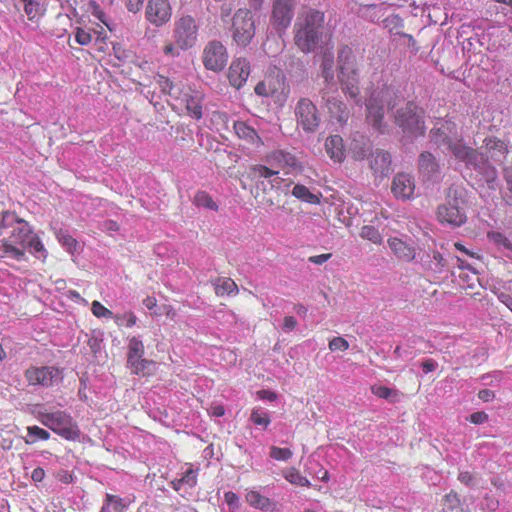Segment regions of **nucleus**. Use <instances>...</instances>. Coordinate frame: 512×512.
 I'll return each instance as SVG.
<instances>
[{
    "label": "nucleus",
    "mask_w": 512,
    "mask_h": 512,
    "mask_svg": "<svg viewBox=\"0 0 512 512\" xmlns=\"http://www.w3.org/2000/svg\"><path fill=\"white\" fill-rule=\"evenodd\" d=\"M94 37L96 44H99L98 51L103 52L105 50L104 44L107 39V34L103 27L93 31V33L82 27H77L75 30V41L82 46L89 45Z\"/></svg>",
    "instance_id": "4be33fe9"
},
{
    "label": "nucleus",
    "mask_w": 512,
    "mask_h": 512,
    "mask_svg": "<svg viewBox=\"0 0 512 512\" xmlns=\"http://www.w3.org/2000/svg\"><path fill=\"white\" fill-rule=\"evenodd\" d=\"M91 312L97 318H113L115 315L111 310L106 308L100 301L94 300L91 303Z\"/></svg>",
    "instance_id": "c03bdc74"
},
{
    "label": "nucleus",
    "mask_w": 512,
    "mask_h": 512,
    "mask_svg": "<svg viewBox=\"0 0 512 512\" xmlns=\"http://www.w3.org/2000/svg\"><path fill=\"white\" fill-rule=\"evenodd\" d=\"M295 114L298 125L307 132L317 130L320 125L318 108L310 99H300L297 103Z\"/></svg>",
    "instance_id": "2eb2a0df"
},
{
    "label": "nucleus",
    "mask_w": 512,
    "mask_h": 512,
    "mask_svg": "<svg viewBox=\"0 0 512 512\" xmlns=\"http://www.w3.org/2000/svg\"><path fill=\"white\" fill-rule=\"evenodd\" d=\"M129 504L130 501L117 495L106 494L100 512H125Z\"/></svg>",
    "instance_id": "7c9ffc66"
},
{
    "label": "nucleus",
    "mask_w": 512,
    "mask_h": 512,
    "mask_svg": "<svg viewBox=\"0 0 512 512\" xmlns=\"http://www.w3.org/2000/svg\"><path fill=\"white\" fill-rule=\"evenodd\" d=\"M266 161L271 167L257 164L250 168V177L252 180L258 182V185H265L264 181L259 182L260 179L268 180L271 189H278L280 184L284 181L279 176L280 170L285 174H292L301 170V163L298 159L285 150H275L266 156Z\"/></svg>",
    "instance_id": "20e7f679"
},
{
    "label": "nucleus",
    "mask_w": 512,
    "mask_h": 512,
    "mask_svg": "<svg viewBox=\"0 0 512 512\" xmlns=\"http://www.w3.org/2000/svg\"><path fill=\"white\" fill-rule=\"evenodd\" d=\"M245 498L247 503L256 509L269 510L272 506V502L268 497L255 490L247 492Z\"/></svg>",
    "instance_id": "72a5a7b5"
},
{
    "label": "nucleus",
    "mask_w": 512,
    "mask_h": 512,
    "mask_svg": "<svg viewBox=\"0 0 512 512\" xmlns=\"http://www.w3.org/2000/svg\"><path fill=\"white\" fill-rule=\"evenodd\" d=\"M250 420L253 424L261 426L264 429H266L271 423L269 412L260 406L252 409Z\"/></svg>",
    "instance_id": "58836bf2"
},
{
    "label": "nucleus",
    "mask_w": 512,
    "mask_h": 512,
    "mask_svg": "<svg viewBox=\"0 0 512 512\" xmlns=\"http://www.w3.org/2000/svg\"><path fill=\"white\" fill-rule=\"evenodd\" d=\"M250 75V63L245 58L232 61L228 70V80L236 89L242 88Z\"/></svg>",
    "instance_id": "412c9836"
},
{
    "label": "nucleus",
    "mask_w": 512,
    "mask_h": 512,
    "mask_svg": "<svg viewBox=\"0 0 512 512\" xmlns=\"http://www.w3.org/2000/svg\"><path fill=\"white\" fill-rule=\"evenodd\" d=\"M172 16V7L168 0H148L145 17L146 20L156 27L168 23Z\"/></svg>",
    "instance_id": "a211bd4d"
},
{
    "label": "nucleus",
    "mask_w": 512,
    "mask_h": 512,
    "mask_svg": "<svg viewBox=\"0 0 512 512\" xmlns=\"http://www.w3.org/2000/svg\"><path fill=\"white\" fill-rule=\"evenodd\" d=\"M294 7L295 0H274L270 21L277 31H284L290 26Z\"/></svg>",
    "instance_id": "f3484780"
},
{
    "label": "nucleus",
    "mask_w": 512,
    "mask_h": 512,
    "mask_svg": "<svg viewBox=\"0 0 512 512\" xmlns=\"http://www.w3.org/2000/svg\"><path fill=\"white\" fill-rule=\"evenodd\" d=\"M156 82L161 88V91L164 94H168L171 97V101L173 102V95L177 94V89L180 88L176 87L169 78L163 75H158L156 77Z\"/></svg>",
    "instance_id": "79ce46f5"
},
{
    "label": "nucleus",
    "mask_w": 512,
    "mask_h": 512,
    "mask_svg": "<svg viewBox=\"0 0 512 512\" xmlns=\"http://www.w3.org/2000/svg\"><path fill=\"white\" fill-rule=\"evenodd\" d=\"M26 249L45 260L48 255L39 235L34 232L31 225L22 220L15 228L0 237V258H10L23 261L26 258Z\"/></svg>",
    "instance_id": "f03ea898"
},
{
    "label": "nucleus",
    "mask_w": 512,
    "mask_h": 512,
    "mask_svg": "<svg viewBox=\"0 0 512 512\" xmlns=\"http://www.w3.org/2000/svg\"><path fill=\"white\" fill-rule=\"evenodd\" d=\"M456 126L448 120H438L431 130V139L436 145L441 142L447 144L448 149L456 159L464 162L474 169H486V181L490 188H495L496 171L486 165V160L481 153L463 144L461 139H452Z\"/></svg>",
    "instance_id": "f257e3e1"
},
{
    "label": "nucleus",
    "mask_w": 512,
    "mask_h": 512,
    "mask_svg": "<svg viewBox=\"0 0 512 512\" xmlns=\"http://www.w3.org/2000/svg\"><path fill=\"white\" fill-rule=\"evenodd\" d=\"M217 296H235L239 293L236 282L229 277H218L212 282Z\"/></svg>",
    "instance_id": "bb28decb"
},
{
    "label": "nucleus",
    "mask_w": 512,
    "mask_h": 512,
    "mask_svg": "<svg viewBox=\"0 0 512 512\" xmlns=\"http://www.w3.org/2000/svg\"><path fill=\"white\" fill-rule=\"evenodd\" d=\"M469 420L473 424H483L488 420V415L485 412H474L470 415Z\"/></svg>",
    "instance_id": "bf43d9fd"
},
{
    "label": "nucleus",
    "mask_w": 512,
    "mask_h": 512,
    "mask_svg": "<svg viewBox=\"0 0 512 512\" xmlns=\"http://www.w3.org/2000/svg\"><path fill=\"white\" fill-rule=\"evenodd\" d=\"M193 203L198 207L217 211L218 205L206 191H198L194 196Z\"/></svg>",
    "instance_id": "ea45409f"
},
{
    "label": "nucleus",
    "mask_w": 512,
    "mask_h": 512,
    "mask_svg": "<svg viewBox=\"0 0 512 512\" xmlns=\"http://www.w3.org/2000/svg\"><path fill=\"white\" fill-rule=\"evenodd\" d=\"M338 60L340 69L339 80L341 82L342 89L351 98H356L359 93V89L352 50L348 47L342 48L339 52Z\"/></svg>",
    "instance_id": "6e6552de"
},
{
    "label": "nucleus",
    "mask_w": 512,
    "mask_h": 512,
    "mask_svg": "<svg viewBox=\"0 0 512 512\" xmlns=\"http://www.w3.org/2000/svg\"><path fill=\"white\" fill-rule=\"evenodd\" d=\"M416 184L413 175L405 172L397 173L391 184V192L395 198L407 201L415 198Z\"/></svg>",
    "instance_id": "6ab92c4d"
},
{
    "label": "nucleus",
    "mask_w": 512,
    "mask_h": 512,
    "mask_svg": "<svg viewBox=\"0 0 512 512\" xmlns=\"http://www.w3.org/2000/svg\"><path fill=\"white\" fill-rule=\"evenodd\" d=\"M203 99L202 92L190 87H183L182 89H177V94L173 95L171 105L174 108L185 109L190 117L200 120L203 116Z\"/></svg>",
    "instance_id": "ddd939ff"
},
{
    "label": "nucleus",
    "mask_w": 512,
    "mask_h": 512,
    "mask_svg": "<svg viewBox=\"0 0 512 512\" xmlns=\"http://www.w3.org/2000/svg\"><path fill=\"white\" fill-rule=\"evenodd\" d=\"M23 219L16 212L2 211L0 212V237L8 233L19 224Z\"/></svg>",
    "instance_id": "2f4dec72"
},
{
    "label": "nucleus",
    "mask_w": 512,
    "mask_h": 512,
    "mask_svg": "<svg viewBox=\"0 0 512 512\" xmlns=\"http://www.w3.org/2000/svg\"><path fill=\"white\" fill-rule=\"evenodd\" d=\"M370 168L375 176L386 177L391 172L390 154L382 150H376L371 155Z\"/></svg>",
    "instance_id": "5701e85b"
},
{
    "label": "nucleus",
    "mask_w": 512,
    "mask_h": 512,
    "mask_svg": "<svg viewBox=\"0 0 512 512\" xmlns=\"http://www.w3.org/2000/svg\"><path fill=\"white\" fill-rule=\"evenodd\" d=\"M480 380L485 386H497L502 380V372L498 370L492 371L482 375Z\"/></svg>",
    "instance_id": "a18cd8bd"
},
{
    "label": "nucleus",
    "mask_w": 512,
    "mask_h": 512,
    "mask_svg": "<svg viewBox=\"0 0 512 512\" xmlns=\"http://www.w3.org/2000/svg\"><path fill=\"white\" fill-rule=\"evenodd\" d=\"M291 193L295 198L306 203L317 204L320 201L316 194L312 193L305 185L302 184H296Z\"/></svg>",
    "instance_id": "c9c22d12"
},
{
    "label": "nucleus",
    "mask_w": 512,
    "mask_h": 512,
    "mask_svg": "<svg viewBox=\"0 0 512 512\" xmlns=\"http://www.w3.org/2000/svg\"><path fill=\"white\" fill-rule=\"evenodd\" d=\"M388 245L393 254L400 260L410 262L416 256L415 247L401 238L391 237L388 239Z\"/></svg>",
    "instance_id": "b1692460"
},
{
    "label": "nucleus",
    "mask_w": 512,
    "mask_h": 512,
    "mask_svg": "<svg viewBox=\"0 0 512 512\" xmlns=\"http://www.w3.org/2000/svg\"><path fill=\"white\" fill-rule=\"evenodd\" d=\"M199 26L191 15H181L173 24V40L181 50L194 47L198 40Z\"/></svg>",
    "instance_id": "9b49d317"
},
{
    "label": "nucleus",
    "mask_w": 512,
    "mask_h": 512,
    "mask_svg": "<svg viewBox=\"0 0 512 512\" xmlns=\"http://www.w3.org/2000/svg\"><path fill=\"white\" fill-rule=\"evenodd\" d=\"M372 393L379 398L387 399L392 394V391L386 386L379 385L372 387Z\"/></svg>",
    "instance_id": "4d7b16f0"
},
{
    "label": "nucleus",
    "mask_w": 512,
    "mask_h": 512,
    "mask_svg": "<svg viewBox=\"0 0 512 512\" xmlns=\"http://www.w3.org/2000/svg\"><path fill=\"white\" fill-rule=\"evenodd\" d=\"M56 238L59 241V243L63 247H65L69 253H74L76 251L78 242L67 231L59 230L56 233Z\"/></svg>",
    "instance_id": "a19ab883"
},
{
    "label": "nucleus",
    "mask_w": 512,
    "mask_h": 512,
    "mask_svg": "<svg viewBox=\"0 0 512 512\" xmlns=\"http://www.w3.org/2000/svg\"><path fill=\"white\" fill-rule=\"evenodd\" d=\"M437 218L441 223L451 226H461L465 223L464 199L456 190L454 192L450 190L446 203L438 207Z\"/></svg>",
    "instance_id": "f8f14e48"
},
{
    "label": "nucleus",
    "mask_w": 512,
    "mask_h": 512,
    "mask_svg": "<svg viewBox=\"0 0 512 512\" xmlns=\"http://www.w3.org/2000/svg\"><path fill=\"white\" fill-rule=\"evenodd\" d=\"M27 432L30 436H36L40 440L46 441L50 438V433L47 430L40 428L38 426H29L27 428Z\"/></svg>",
    "instance_id": "864d4df0"
},
{
    "label": "nucleus",
    "mask_w": 512,
    "mask_h": 512,
    "mask_svg": "<svg viewBox=\"0 0 512 512\" xmlns=\"http://www.w3.org/2000/svg\"><path fill=\"white\" fill-rule=\"evenodd\" d=\"M428 260H423V262L427 265L428 269L435 273H442L446 267V260L442 256V254L438 251L433 250L426 255Z\"/></svg>",
    "instance_id": "f704fd0d"
},
{
    "label": "nucleus",
    "mask_w": 512,
    "mask_h": 512,
    "mask_svg": "<svg viewBox=\"0 0 512 512\" xmlns=\"http://www.w3.org/2000/svg\"><path fill=\"white\" fill-rule=\"evenodd\" d=\"M320 14L317 10L303 8L295 23V44L303 52L313 51L319 41Z\"/></svg>",
    "instance_id": "39448f33"
},
{
    "label": "nucleus",
    "mask_w": 512,
    "mask_h": 512,
    "mask_svg": "<svg viewBox=\"0 0 512 512\" xmlns=\"http://www.w3.org/2000/svg\"><path fill=\"white\" fill-rule=\"evenodd\" d=\"M37 419L66 440H76L80 436V430L77 423L71 415L65 411L57 410L53 412L38 411Z\"/></svg>",
    "instance_id": "423d86ee"
},
{
    "label": "nucleus",
    "mask_w": 512,
    "mask_h": 512,
    "mask_svg": "<svg viewBox=\"0 0 512 512\" xmlns=\"http://www.w3.org/2000/svg\"><path fill=\"white\" fill-rule=\"evenodd\" d=\"M198 471L199 469H193L191 467L188 468L181 478L175 479L171 482L172 488L176 491H180L184 485H187L190 488L195 487L197 485Z\"/></svg>",
    "instance_id": "473e14b6"
},
{
    "label": "nucleus",
    "mask_w": 512,
    "mask_h": 512,
    "mask_svg": "<svg viewBox=\"0 0 512 512\" xmlns=\"http://www.w3.org/2000/svg\"><path fill=\"white\" fill-rule=\"evenodd\" d=\"M328 110L333 118H335L340 124H343L348 119V112L346 110V106L336 100H328Z\"/></svg>",
    "instance_id": "e433bc0d"
},
{
    "label": "nucleus",
    "mask_w": 512,
    "mask_h": 512,
    "mask_svg": "<svg viewBox=\"0 0 512 512\" xmlns=\"http://www.w3.org/2000/svg\"><path fill=\"white\" fill-rule=\"evenodd\" d=\"M234 130L240 139H243L252 145L260 146L263 144V141L257 134L256 130L247 125L245 122H235Z\"/></svg>",
    "instance_id": "c85d7f7f"
},
{
    "label": "nucleus",
    "mask_w": 512,
    "mask_h": 512,
    "mask_svg": "<svg viewBox=\"0 0 512 512\" xmlns=\"http://www.w3.org/2000/svg\"><path fill=\"white\" fill-rule=\"evenodd\" d=\"M114 320L117 325H122L123 321H125V326L131 328L136 324L137 317L132 311H128L124 314L115 315Z\"/></svg>",
    "instance_id": "49530a36"
},
{
    "label": "nucleus",
    "mask_w": 512,
    "mask_h": 512,
    "mask_svg": "<svg viewBox=\"0 0 512 512\" xmlns=\"http://www.w3.org/2000/svg\"><path fill=\"white\" fill-rule=\"evenodd\" d=\"M227 51L219 41L209 42L203 50V65L207 70L220 72L227 64Z\"/></svg>",
    "instance_id": "dca6fc26"
},
{
    "label": "nucleus",
    "mask_w": 512,
    "mask_h": 512,
    "mask_svg": "<svg viewBox=\"0 0 512 512\" xmlns=\"http://www.w3.org/2000/svg\"><path fill=\"white\" fill-rule=\"evenodd\" d=\"M29 21L36 22L44 14V9L36 0H20Z\"/></svg>",
    "instance_id": "4c0bfd02"
},
{
    "label": "nucleus",
    "mask_w": 512,
    "mask_h": 512,
    "mask_svg": "<svg viewBox=\"0 0 512 512\" xmlns=\"http://www.w3.org/2000/svg\"><path fill=\"white\" fill-rule=\"evenodd\" d=\"M325 148L328 156L337 163L344 159L345 151L343 140L340 136L334 135L326 140Z\"/></svg>",
    "instance_id": "c756f323"
},
{
    "label": "nucleus",
    "mask_w": 512,
    "mask_h": 512,
    "mask_svg": "<svg viewBox=\"0 0 512 512\" xmlns=\"http://www.w3.org/2000/svg\"><path fill=\"white\" fill-rule=\"evenodd\" d=\"M421 366L423 372L427 374L434 371L437 368L438 364L433 359H426L425 361L422 362Z\"/></svg>",
    "instance_id": "338daca9"
},
{
    "label": "nucleus",
    "mask_w": 512,
    "mask_h": 512,
    "mask_svg": "<svg viewBox=\"0 0 512 512\" xmlns=\"http://www.w3.org/2000/svg\"><path fill=\"white\" fill-rule=\"evenodd\" d=\"M56 478L58 481L64 484H70L73 482V475L68 470H60L56 474Z\"/></svg>",
    "instance_id": "052dcab7"
},
{
    "label": "nucleus",
    "mask_w": 512,
    "mask_h": 512,
    "mask_svg": "<svg viewBox=\"0 0 512 512\" xmlns=\"http://www.w3.org/2000/svg\"><path fill=\"white\" fill-rule=\"evenodd\" d=\"M297 326V321L293 316H285L283 320V329L285 331H292Z\"/></svg>",
    "instance_id": "774afa93"
},
{
    "label": "nucleus",
    "mask_w": 512,
    "mask_h": 512,
    "mask_svg": "<svg viewBox=\"0 0 512 512\" xmlns=\"http://www.w3.org/2000/svg\"><path fill=\"white\" fill-rule=\"evenodd\" d=\"M24 377L31 386H41L49 388L59 383L63 379L62 370L56 366H29Z\"/></svg>",
    "instance_id": "4468645a"
},
{
    "label": "nucleus",
    "mask_w": 512,
    "mask_h": 512,
    "mask_svg": "<svg viewBox=\"0 0 512 512\" xmlns=\"http://www.w3.org/2000/svg\"><path fill=\"white\" fill-rule=\"evenodd\" d=\"M26 249L45 260L48 255L39 235L34 232L31 225L22 220L15 228L0 237V258H10L23 261L26 258Z\"/></svg>",
    "instance_id": "7ed1b4c3"
},
{
    "label": "nucleus",
    "mask_w": 512,
    "mask_h": 512,
    "mask_svg": "<svg viewBox=\"0 0 512 512\" xmlns=\"http://www.w3.org/2000/svg\"><path fill=\"white\" fill-rule=\"evenodd\" d=\"M143 2L144 0H125V6L128 11L136 13L142 8Z\"/></svg>",
    "instance_id": "680f3d73"
},
{
    "label": "nucleus",
    "mask_w": 512,
    "mask_h": 512,
    "mask_svg": "<svg viewBox=\"0 0 512 512\" xmlns=\"http://www.w3.org/2000/svg\"><path fill=\"white\" fill-rule=\"evenodd\" d=\"M478 398L484 402H489L495 398V393L489 389H482L478 392Z\"/></svg>",
    "instance_id": "69168bd1"
},
{
    "label": "nucleus",
    "mask_w": 512,
    "mask_h": 512,
    "mask_svg": "<svg viewBox=\"0 0 512 512\" xmlns=\"http://www.w3.org/2000/svg\"><path fill=\"white\" fill-rule=\"evenodd\" d=\"M497 298L512 312V295L505 292H500L497 294Z\"/></svg>",
    "instance_id": "0e129e2a"
},
{
    "label": "nucleus",
    "mask_w": 512,
    "mask_h": 512,
    "mask_svg": "<svg viewBox=\"0 0 512 512\" xmlns=\"http://www.w3.org/2000/svg\"><path fill=\"white\" fill-rule=\"evenodd\" d=\"M180 48L177 46V44L174 42H167L164 46H163V53L166 55V56H170V57H178L180 55Z\"/></svg>",
    "instance_id": "6e6d98bb"
},
{
    "label": "nucleus",
    "mask_w": 512,
    "mask_h": 512,
    "mask_svg": "<svg viewBox=\"0 0 512 512\" xmlns=\"http://www.w3.org/2000/svg\"><path fill=\"white\" fill-rule=\"evenodd\" d=\"M322 78H325V80H328L330 77V74L328 70L332 67L333 63V56L330 53H322Z\"/></svg>",
    "instance_id": "3c124183"
},
{
    "label": "nucleus",
    "mask_w": 512,
    "mask_h": 512,
    "mask_svg": "<svg viewBox=\"0 0 512 512\" xmlns=\"http://www.w3.org/2000/svg\"><path fill=\"white\" fill-rule=\"evenodd\" d=\"M419 173L426 180L436 179L439 175V164L429 152H423L419 156Z\"/></svg>",
    "instance_id": "393cba45"
},
{
    "label": "nucleus",
    "mask_w": 512,
    "mask_h": 512,
    "mask_svg": "<svg viewBox=\"0 0 512 512\" xmlns=\"http://www.w3.org/2000/svg\"><path fill=\"white\" fill-rule=\"evenodd\" d=\"M458 480L469 487H474L478 483L476 475L469 471H460Z\"/></svg>",
    "instance_id": "8fccbe9b"
},
{
    "label": "nucleus",
    "mask_w": 512,
    "mask_h": 512,
    "mask_svg": "<svg viewBox=\"0 0 512 512\" xmlns=\"http://www.w3.org/2000/svg\"><path fill=\"white\" fill-rule=\"evenodd\" d=\"M395 121L409 137L422 136L425 132L423 111L413 103H407L404 108L399 109Z\"/></svg>",
    "instance_id": "1a4fd4ad"
},
{
    "label": "nucleus",
    "mask_w": 512,
    "mask_h": 512,
    "mask_svg": "<svg viewBox=\"0 0 512 512\" xmlns=\"http://www.w3.org/2000/svg\"><path fill=\"white\" fill-rule=\"evenodd\" d=\"M145 346L142 340L133 336L128 339L127 368L132 374L148 377L154 373L155 361L144 358Z\"/></svg>",
    "instance_id": "0eeeda50"
},
{
    "label": "nucleus",
    "mask_w": 512,
    "mask_h": 512,
    "mask_svg": "<svg viewBox=\"0 0 512 512\" xmlns=\"http://www.w3.org/2000/svg\"><path fill=\"white\" fill-rule=\"evenodd\" d=\"M388 92H378L374 93L367 102V121L370 125H372L375 129L380 132H383V123L382 119L384 116V106L382 103L385 95Z\"/></svg>",
    "instance_id": "aec40b11"
},
{
    "label": "nucleus",
    "mask_w": 512,
    "mask_h": 512,
    "mask_svg": "<svg viewBox=\"0 0 512 512\" xmlns=\"http://www.w3.org/2000/svg\"><path fill=\"white\" fill-rule=\"evenodd\" d=\"M161 312H152L154 316L165 315L167 318L174 320L177 316L176 309L170 304H164L160 307Z\"/></svg>",
    "instance_id": "5fc2aeb1"
},
{
    "label": "nucleus",
    "mask_w": 512,
    "mask_h": 512,
    "mask_svg": "<svg viewBox=\"0 0 512 512\" xmlns=\"http://www.w3.org/2000/svg\"><path fill=\"white\" fill-rule=\"evenodd\" d=\"M413 348H414V346L412 344L407 343L403 346H397L394 350V353L398 358H402V359L413 358L415 355L413 353Z\"/></svg>",
    "instance_id": "09e8293b"
},
{
    "label": "nucleus",
    "mask_w": 512,
    "mask_h": 512,
    "mask_svg": "<svg viewBox=\"0 0 512 512\" xmlns=\"http://www.w3.org/2000/svg\"><path fill=\"white\" fill-rule=\"evenodd\" d=\"M487 238L490 244L506 255L512 254V239L505 233L497 230L489 231Z\"/></svg>",
    "instance_id": "cd10ccee"
},
{
    "label": "nucleus",
    "mask_w": 512,
    "mask_h": 512,
    "mask_svg": "<svg viewBox=\"0 0 512 512\" xmlns=\"http://www.w3.org/2000/svg\"><path fill=\"white\" fill-rule=\"evenodd\" d=\"M255 22L253 15L249 9H238L232 18L231 33L233 41L241 47H246L250 44L255 36Z\"/></svg>",
    "instance_id": "9d476101"
},
{
    "label": "nucleus",
    "mask_w": 512,
    "mask_h": 512,
    "mask_svg": "<svg viewBox=\"0 0 512 512\" xmlns=\"http://www.w3.org/2000/svg\"><path fill=\"white\" fill-rule=\"evenodd\" d=\"M271 458L278 461H286L292 457V451L289 448H279L272 446L270 450Z\"/></svg>",
    "instance_id": "de8ad7c7"
},
{
    "label": "nucleus",
    "mask_w": 512,
    "mask_h": 512,
    "mask_svg": "<svg viewBox=\"0 0 512 512\" xmlns=\"http://www.w3.org/2000/svg\"><path fill=\"white\" fill-rule=\"evenodd\" d=\"M360 236L363 239L369 240L374 244H380L382 242V235L377 228L371 225H365L362 227Z\"/></svg>",
    "instance_id": "37998d69"
},
{
    "label": "nucleus",
    "mask_w": 512,
    "mask_h": 512,
    "mask_svg": "<svg viewBox=\"0 0 512 512\" xmlns=\"http://www.w3.org/2000/svg\"><path fill=\"white\" fill-rule=\"evenodd\" d=\"M499 502L493 498L486 497L482 503V510L487 512H494L498 508Z\"/></svg>",
    "instance_id": "13d9d810"
},
{
    "label": "nucleus",
    "mask_w": 512,
    "mask_h": 512,
    "mask_svg": "<svg viewBox=\"0 0 512 512\" xmlns=\"http://www.w3.org/2000/svg\"><path fill=\"white\" fill-rule=\"evenodd\" d=\"M331 351H345L349 348L348 342L342 337H334L329 341Z\"/></svg>",
    "instance_id": "603ef678"
},
{
    "label": "nucleus",
    "mask_w": 512,
    "mask_h": 512,
    "mask_svg": "<svg viewBox=\"0 0 512 512\" xmlns=\"http://www.w3.org/2000/svg\"><path fill=\"white\" fill-rule=\"evenodd\" d=\"M225 502L231 507H237L239 503V497L236 493L232 491L225 492L224 494Z\"/></svg>",
    "instance_id": "e2e57ef3"
},
{
    "label": "nucleus",
    "mask_w": 512,
    "mask_h": 512,
    "mask_svg": "<svg viewBox=\"0 0 512 512\" xmlns=\"http://www.w3.org/2000/svg\"><path fill=\"white\" fill-rule=\"evenodd\" d=\"M485 148L495 161L502 162L509 153L508 145L505 141L490 137L485 139Z\"/></svg>",
    "instance_id": "a878e982"
}]
</instances>
